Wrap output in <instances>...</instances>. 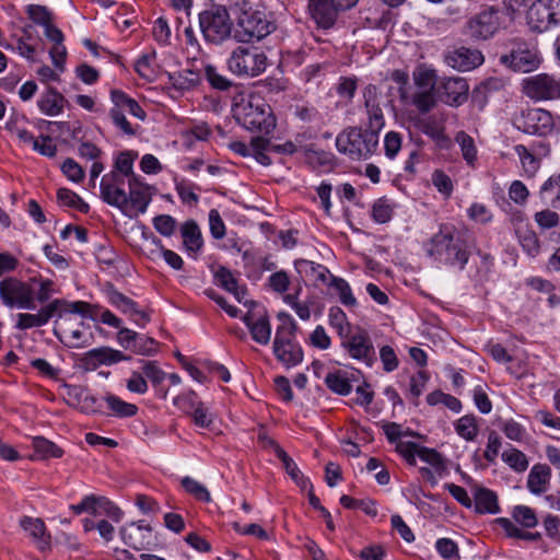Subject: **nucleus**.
I'll use <instances>...</instances> for the list:
<instances>
[{"mask_svg":"<svg viewBox=\"0 0 560 560\" xmlns=\"http://www.w3.org/2000/svg\"><path fill=\"white\" fill-rule=\"evenodd\" d=\"M368 113V129L351 127L341 131L336 138V147L340 153L352 160L365 159L373 153L378 143V132L385 125L383 110L378 103V91L373 84L364 90Z\"/></svg>","mask_w":560,"mask_h":560,"instance_id":"nucleus-1","label":"nucleus"},{"mask_svg":"<svg viewBox=\"0 0 560 560\" xmlns=\"http://www.w3.org/2000/svg\"><path fill=\"white\" fill-rule=\"evenodd\" d=\"M423 248L427 256L440 266L464 271L476 249V241L467 229L442 223Z\"/></svg>","mask_w":560,"mask_h":560,"instance_id":"nucleus-2","label":"nucleus"},{"mask_svg":"<svg viewBox=\"0 0 560 560\" xmlns=\"http://www.w3.org/2000/svg\"><path fill=\"white\" fill-rule=\"evenodd\" d=\"M233 117L245 129L269 136L276 128V117L270 105L255 92H242L234 96Z\"/></svg>","mask_w":560,"mask_h":560,"instance_id":"nucleus-3","label":"nucleus"},{"mask_svg":"<svg viewBox=\"0 0 560 560\" xmlns=\"http://www.w3.org/2000/svg\"><path fill=\"white\" fill-rule=\"evenodd\" d=\"M228 69L237 77L254 78L267 68V56L257 47L237 46L226 60Z\"/></svg>","mask_w":560,"mask_h":560,"instance_id":"nucleus-4","label":"nucleus"},{"mask_svg":"<svg viewBox=\"0 0 560 560\" xmlns=\"http://www.w3.org/2000/svg\"><path fill=\"white\" fill-rule=\"evenodd\" d=\"M512 122L517 130L538 137L550 135L556 127L555 116L539 107L522 108L514 114Z\"/></svg>","mask_w":560,"mask_h":560,"instance_id":"nucleus-5","label":"nucleus"},{"mask_svg":"<svg viewBox=\"0 0 560 560\" xmlns=\"http://www.w3.org/2000/svg\"><path fill=\"white\" fill-rule=\"evenodd\" d=\"M199 26L205 39L221 44L231 36L232 21L224 8H212L199 14Z\"/></svg>","mask_w":560,"mask_h":560,"instance_id":"nucleus-6","label":"nucleus"},{"mask_svg":"<svg viewBox=\"0 0 560 560\" xmlns=\"http://www.w3.org/2000/svg\"><path fill=\"white\" fill-rule=\"evenodd\" d=\"M501 65L517 72H532L541 62V56L535 45L522 40H514L509 52L500 56Z\"/></svg>","mask_w":560,"mask_h":560,"instance_id":"nucleus-7","label":"nucleus"},{"mask_svg":"<svg viewBox=\"0 0 560 560\" xmlns=\"http://www.w3.org/2000/svg\"><path fill=\"white\" fill-rule=\"evenodd\" d=\"M341 347L351 359L364 363L368 368H372L376 362V352L372 338L361 327L349 330L348 334L342 336Z\"/></svg>","mask_w":560,"mask_h":560,"instance_id":"nucleus-8","label":"nucleus"},{"mask_svg":"<svg viewBox=\"0 0 560 560\" xmlns=\"http://www.w3.org/2000/svg\"><path fill=\"white\" fill-rule=\"evenodd\" d=\"M0 299L9 308L34 311L37 305L33 299L31 283L14 277H8L0 281Z\"/></svg>","mask_w":560,"mask_h":560,"instance_id":"nucleus-9","label":"nucleus"},{"mask_svg":"<svg viewBox=\"0 0 560 560\" xmlns=\"http://www.w3.org/2000/svg\"><path fill=\"white\" fill-rule=\"evenodd\" d=\"M500 27V10L488 7L469 18L464 26V34L475 42L487 40L493 37Z\"/></svg>","mask_w":560,"mask_h":560,"instance_id":"nucleus-10","label":"nucleus"},{"mask_svg":"<svg viewBox=\"0 0 560 560\" xmlns=\"http://www.w3.org/2000/svg\"><path fill=\"white\" fill-rule=\"evenodd\" d=\"M236 36L240 42L260 40L273 30L267 14L259 10H245L237 21Z\"/></svg>","mask_w":560,"mask_h":560,"instance_id":"nucleus-11","label":"nucleus"},{"mask_svg":"<svg viewBox=\"0 0 560 560\" xmlns=\"http://www.w3.org/2000/svg\"><path fill=\"white\" fill-rule=\"evenodd\" d=\"M70 511L74 515H81L83 513L91 514L93 516H106L115 523H119L124 517V511L107 497L86 494L77 504L69 505Z\"/></svg>","mask_w":560,"mask_h":560,"instance_id":"nucleus-12","label":"nucleus"},{"mask_svg":"<svg viewBox=\"0 0 560 560\" xmlns=\"http://www.w3.org/2000/svg\"><path fill=\"white\" fill-rule=\"evenodd\" d=\"M524 94L536 102L560 98V80L539 73L523 80Z\"/></svg>","mask_w":560,"mask_h":560,"instance_id":"nucleus-13","label":"nucleus"},{"mask_svg":"<svg viewBox=\"0 0 560 560\" xmlns=\"http://www.w3.org/2000/svg\"><path fill=\"white\" fill-rule=\"evenodd\" d=\"M121 541L133 550H151L156 544L153 529L144 521L130 522L119 528Z\"/></svg>","mask_w":560,"mask_h":560,"instance_id":"nucleus-14","label":"nucleus"},{"mask_svg":"<svg viewBox=\"0 0 560 560\" xmlns=\"http://www.w3.org/2000/svg\"><path fill=\"white\" fill-rule=\"evenodd\" d=\"M126 177H101L100 194L101 198L107 205L119 209L122 213L127 212V196L129 179Z\"/></svg>","mask_w":560,"mask_h":560,"instance_id":"nucleus-15","label":"nucleus"},{"mask_svg":"<svg viewBox=\"0 0 560 560\" xmlns=\"http://www.w3.org/2000/svg\"><path fill=\"white\" fill-rule=\"evenodd\" d=\"M129 360L120 350L110 347H98L83 353L80 364L85 371H95L101 365H113Z\"/></svg>","mask_w":560,"mask_h":560,"instance_id":"nucleus-16","label":"nucleus"},{"mask_svg":"<svg viewBox=\"0 0 560 560\" xmlns=\"http://www.w3.org/2000/svg\"><path fill=\"white\" fill-rule=\"evenodd\" d=\"M444 59L447 66L463 72L474 70L485 61V57L479 49L464 46L448 50Z\"/></svg>","mask_w":560,"mask_h":560,"instance_id":"nucleus-17","label":"nucleus"},{"mask_svg":"<svg viewBox=\"0 0 560 560\" xmlns=\"http://www.w3.org/2000/svg\"><path fill=\"white\" fill-rule=\"evenodd\" d=\"M20 527L28 533L38 551L45 553L51 550V535L42 518L24 515L20 518Z\"/></svg>","mask_w":560,"mask_h":560,"instance_id":"nucleus-18","label":"nucleus"},{"mask_svg":"<svg viewBox=\"0 0 560 560\" xmlns=\"http://www.w3.org/2000/svg\"><path fill=\"white\" fill-rule=\"evenodd\" d=\"M272 353L285 369H293L304 360V351L298 339L272 342Z\"/></svg>","mask_w":560,"mask_h":560,"instance_id":"nucleus-19","label":"nucleus"},{"mask_svg":"<svg viewBox=\"0 0 560 560\" xmlns=\"http://www.w3.org/2000/svg\"><path fill=\"white\" fill-rule=\"evenodd\" d=\"M469 85L466 79L460 77H451L444 79L439 92L444 103L451 106H459L468 98Z\"/></svg>","mask_w":560,"mask_h":560,"instance_id":"nucleus-20","label":"nucleus"},{"mask_svg":"<svg viewBox=\"0 0 560 560\" xmlns=\"http://www.w3.org/2000/svg\"><path fill=\"white\" fill-rule=\"evenodd\" d=\"M127 210L144 213L152 200L151 187L139 180V177H128Z\"/></svg>","mask_w":560,"mask_h":560,"instance_id":"nucleus-21","label":"nucleus"},{"mask_svg":"<svg viewBox=\"0 0 560 560\" xmlns=\"http://www.w3.org/2000/svg\"><path fill=\"white\" fill-rule=\"evenodd\" d=\"M294 268L301 277L308 278L315 285L329 287V282L336 277L326 266L303 258L294 260Z\"/></svg>","mask_w":560,"mask_h":560,"instance_id":"nucleus-22","label":"nucleus"},{"mask_svg":"<svg viewBox=\"0 0 560 560\" xmlns=\"http://www.w3.org/2000/svg\"><path fill=\"white\" fill-rule=\"evenodd\" d=\"M308 11L317 26L322 28L331 27L340 12L332 0H308Z\"/></svg>","mask_w":560,"mask_h":560,"instance_id":"nucleus-23","label":"nucleus"},{"mask_svg":"<svg viewBox=\"0 0 560 560\" xmlns=\"http://www.w3.org/2000/svg\"><path fill=\"white\" fill-rule=\"evenodd\" d=\"M268 144L269 140L266 137L259 136L253 138L249 144L242 141H232L229 143V148L242 156L252 155L258 163L269 165L270 159L265 152Z\"/></svg>","mask_w":560,"mask_h":560,"instance_id":"nucleus-24","label":"nucleus"},{"mask_svg":"<svg viewBox=\"0 0 560 560\" xmlns=\"http://www.w3.org/2000/svg\"><path fill=\"white\" fill-rule=\"evenodd\" d=\"M528 26L538 33L548 31L555 26L547 0H536L528 8L526 13Z\"/></svg>","mask_w":560,"mask_h":560,"instance_id":"nucleus-25","label":"nucleus"},{"mask_svg":"<svg viewBox=\"0 0 560 560\" xmlns=\"http://www.w3.org/2000/svg\"><path fill=\"white\" fill-rule=\"evenodd\" d=\"M472 506L475 512L481 515L501 512L497 492L482 486L475 488Z\"/></svg>","mask_w":560,"mask_h":560,"instance_id":"nucleus-26","label":"nucleus"},{"mask_svg":"<svg viewBox=\"0 0 560 560\" xmlns=\"http://www.w3.org/2000/svg\"><path fill=\"white\" fill-rule=\"evenodd\" d=\"M40 305L38 313L44 325H47L52 318H63L72 311H80L79 306H81V304H72V301L66 299H54Z\"/></svg>","mask_w":560,"mask_h":560,"instance_id":"nucleus-27","label":"nucleus"},{"mask_svg":"<svg viewBox=\"0 0 560 560\" xmlns=\"http://www.w3.org/2000/svg\"><path fill=\"white\" fill-rule=\"evenodd\" d=\"M479 258V261L475 265V271L470 276V279L476 284H483L488 282L494 273L495 258L492 254L481 250L476 246L474 249Z\"/></svg>","mask_w":560,"mask_h":560,"instance_id":"nucleus-28","label":"nucleus"},{"mask_svg":"<svg viewBox=\"0 0 560 560\" xmlns=\"http://www.w3.org/2000/svg\"><path fill=\"white\" fill-rule=\"evenodd\" d=\"M551 478V469L546 464H535L527 476V489L535 495L545 493Z\"/></svg>","mask_w":560,"mask_h":560,"instance_id":"nucleus-29","label":"nucleus"},{"mask_svg":"<svg viewBox=\"0 0 560 560\" xmlns=\"http://www.w3.org/2000/svg\"><path fill=\"white\" fill-rule=\"evenodd\" d=\"M494 523L499 525L506 538L513 540H521L526 542H536L542 540V535L539 532H529L527 528H521L511 518L498 517Z\"/></svg>","mask_w":560,"mask_h":560,"instance_id":"nucleus-30","label":"nucleus"},{"mask_svg":"<svg viewBox=\"0 0 560 560\" xmlns=\"http://www.w3.org/2000/svg\"><path fill=\"white\" fill-rule=\"evenodd\" d=\"M32 447L34 453L30 456V459L33 462L61 458L65 454L61 447L42 435L33 438Z\"/></svg>","mask_w":560,"mask_h":560,"instance_id":"nucleus-31","label":"nucleus"},{"mask_svg":"<svg viewBox=\"0 0 560 560\" xmlns=\"http://www.w3.org/2000/svg\"><path fill=\"white\" fill-rule=\"evenodd\" d=\"M66 98L54 88H48L37 100L39 110L47 116H58L63 112Z\"/></svg>","mask_w":560,"mask_h":560,"instance_id":"nucleus-32","label":"nucleus"},{"mask_svg":"<svg viewBox=\"0 0 560 560\" xmlns=\"http://www.w3.org/2000/svg\"><path fill=\"white\" fill-rule=\"evenodd\" d=\"M183 244L188 253H198L203 246L199 225L195 220H187L180 226Z\"/></svg>","mask_w":560,"mask_h":560,"instance_id":"nucleus-33","label":"nucleus"},{"mask_svg":"<svg viewBox=\"0 0 560 560\" xmlns=\"http://www.w3.org/2000/svg\"><path fill=\"white\" fill-rule=\"evenodd\" d=\"M33 288L34 303L45 304L51 301V296L56 293L55 282L51 279L44 278L43 276H34L28 279Z\"/></svg>","mask_w":560,"mask_h":560,"instance_id":"nucleus-34","label":"nucleus"},{"mask_svg":"<svg viewBox=\"0 0 560 560\" xmlns=\"http://www.w3.org/2000/svg\"><path fill=\"white\" fill-rule=\"evenodd\" d=\"M107 301L113 307L128 316V318L140 308L138 302L119 292L114 284H109Z\"/></svg>","mask_w":560,"mask_h":560,"instance_id":"nucleus-35","label":"nucleus"},{"mask_svg":"<svg viewBox=\"0 0 560 560\" xmlns=\"http://www.w3.org/2000/svg\"><path fill=\"white\" fill-rule=\"evenodd\" d=\"M107 301L113 307L128 316V318L140 308L138 302L119 292L114 284H109Z\"/></svg>","mask_w":560,"mask_h":560,"instance_id":"nucleus-36","label":"nucleus"},{"mask_svg":"<svg viewBox=\"0 0 560 560\" xmlns=\"http://www.w3.org/2000/svg\"><path fill=\"white\" fill-rule=\"evenodd\" d=\"M107 301L113 307L128 316V318L140 308L138 302L119 292L114 284H109Z\"/></svg>","mask_w":560,"mask_h":560,"instance_id":"nucleus-37","label":"nucleus"},{"mask_svg":"<svg viewBox=\"0 0 560 560\" xmlns=\"http://www.w3.org/2000/svg\"><path fill=\"white\" fill-rule=\"evenodd\" d=\"M237 252L242 255L246 278L254 282L259 281L261 279L260 256L254 248L237 247Z\"/></svg>","mask_w":560,"mask_h":560,"instance_id":"nucleus-38","label":"nucleus"},{"mask_svg":"<svg viewBox=\"0 0 560 560\" xmlns=\"http://www.w3.org/2000/svg\"><path fill=\"white\" fill-rule=\"evenodd\" d=\"M324 383L330 392L340 396H348L352 392L348 373L342 370L329 372L325 376Z\"/></svg>","mask_w":560,"mask_h":560,"instance_id":"nucleus-39","label":"nucleus"},{"mask_svg":"<svg viewBox=\"0 0 560 560\" xmlns=\"http://www.w3.org/2000/svg\"><path fill=\"white\" fill-rule=\"evenodd\" d=\"M175 189L184 205L196 206L199 202L200 187L186 177H173Z\"/></svg>","mask_w":560,"mask_h":560,"instance_id":"nucleus-40","label":"nucleus"},{"mask_svg":"<svg viewBox=\"0 0 560 560\" xmlns=\"http://www.w3.org/2000/svg\"><path fill=\"white\" fill-rule=\"evenodd\" d=\"M455 142L458 144L460 154L466 164L476 168L478 164V149L472 137L465 131H459L455 136Z\"/></svg>","mask_w":560,"mask_h":560,"instance_id":"nucleus-41","label":"nucleus"},{"mask_svg":"<svg viewBox=\"0 0 560 560\" xmlns=\"http://www.w3.org/2000/svg\"><path fill=\"white\" fill-rule=\"evenodd\" d=\"M252 339L261 346H267L271 339L272 326L268 314L265 312L256 318L255 324L249 326Z\"/></svg>","mask_w":560,"mask_h":560,"instance_id":"nucleus-42","label":"nucleus"},{"mask_svg":"<svg viewBox=\"0 0 560 560\" xmlns=\"http://www.w3.org/2000/svg\"><path fill=\"white\" fill-rule=\"evenodd\" d=\"M454 429L463 440L472 442L479 432L478 419L472 413L465 415L454 422Z\"/></svg>","mask_w":560,"mask_h":560,"instance_id":"nucleus-43","label":"nucleus"},{"mask_svg":"<svg viewBox=\"0 0 560 560\" xmlns=\"http://www.w3.org/2000/svg\"><path fill=\"white\" fill-rule=\"evenodd\" d=\"M110 415L117 418H130L138 413L139 408L137 405L122 400L119 396L108 394L104 397Z\"/></svg>","mask_w":560,"mask_h":560,"instance_id":"nucleus-44","label":"nucleus"},{"mask_svg":"<svg viewBox=\"0 0 560 560\" xmlns=\"http://www.w3.org/2000/svg\"><path fill=\"white\" fill-rule=\"evenodd\" d=\"M395 208V203L387 197L383 196L373 202L371 208V218L377 224H386L392 220Z\"/></svg>","mask_w":560,"mask_h":560,"instance_id":"nucleus-45","label":"nucleus"},{"mask_svg":"<svg viewBox=\"0 0 560 560\" xmlns=\"http://www.w3.org/2000/svg\"><path fill=\"white\" fill-rule=\"evenodd\" d=\"M512 522L521 528H535L539 521L534 509L517 504L511 511Z\"/></svg>","mask_w":560,"mask_h":560,"instance_id":"nucleus-46","label":"nucleus"},{"mask_svg":"<svg viewBox=\"0 0 560 560\" xmlns=\"http://www.w3.org/2000/svg\"><path fill=\"white\" fill-rule=\"evenodd\" d=\"M420 128L424 135L429 136L441 147L446 145L450 141L445 135L443 121L434 117L421 120Z\"/></svg>","mask_w":560,"mask_h":560,"instance_id":"nucleus-47","label":"nucleus"},{"mask_svg":"<svg viewBox=\"0 0 560 560\" xmlns=\"http://www.w3.org/2000/svg\"><path fill=\"white\" fill-rule=\"evenodd\" d=\"M277 317L280 322V325L276 329L273 341L296 339V330L299 326L292 315L287 312H280Z\"/></svg>","mask_w":560,"mask_h":560,"instance_id":"nucleus-48","label":"nucleus"},{"mask_svg":"<svg viewBox=\"0 0 560 560\" xmlns=\"http://www.w3.org/2000/svg\"><path fill=\"white\" fill-rule=\"evenodd\" d=\"M136 72L147 81H153L158 75L155 51L142 55L135 63Z\"/></svg>","mask_w":560,"mask_h":560,"instance_id":"nucleus-49","label":"nucleus"},{"mask_svg":"<svg viewBox=\"0 0 560 560\" xmlns=\"http://www.w3.org/2000/svg\"><path fill=\"white\" fill-rule=\"evenodd\" d=\"M57 200L60 206L74 209L81 213L86 214L90 211V206L78 194L68 188L58 189Z\"/></svg>","mask_w":560,"mask_h":560,"instance_id":"nucleus-50","label":"nucleus"},{"mask_svg":"<svg viewBox=\"0 0 560 560\" xmlns=\"http://www.w3.org/2000/svg\"><path fill=\"white\" fill-rule=\"evenodd\" d=\"M279 460L282 463L285 472L301 490H306L307 487H311V479L304 476L296 463L289 456L288 453H283V456Z\"/></svg>","mask_w":560,"mask_h":560,"instance_id":"nucleus-51","label":"nucleus"},{"mask_svg":"<svg viewBox=\"0 0 560 560\" xmlns=\"http://www.w3.org/2000/svg\"><path fill=\"white\" fill-rule=\"evenodd\" d=\"M174 406L178 407L185 415L190 417L199 407L205 402L200 399L199 395L190 389L176 396L173 399Z\"/></svg>","mask_w":560,"mask_h":560,"instance_id":"nucleus-52","label":"nucleus"},{"mask_svg":"<svg viewBox=\"0 0 560 560\" xmlns=\"http://www.w3.org/2000/svg\"><path fill=\"white\" fill-rule=\"evenodd\" d=\"M301 153L306 163L311 166H329L332 163L334 156L330 153L324 151H317L313 149L312 144L300 145Z\"/></svg>","mask_w":560,"mask_h":560,"instance_id":"nucleus-53","label":"nucleus"},{"mask_svg":"<svg viewBox=\"0 0 560 560\" xmlns=\"http://www.w3.org/2000/svg\"><path fill=\"white\" fill-rule=\"evenodd\" d=\"M214 282L226 292L237 295L238 280L234 277L232 271L225 266H219L213 271Z\"/></svg>","mask_w":560,"mask_h":560,"instance_id":"nucleus-54","label":"nucleus"},{"mask_svg":"<svg viewBox=\"0 0 560 560\" xmlns=\"http://www.w3.org/2000/svg\"><path fill=\"white\" fill-rule=\"evenodd\" d=\"M412 79L417 90H434L436 73L434 69L427 66H419L415 69Z\"/></svg>","mask_w":560,"mask_h":560,"instance_id":"nucleus-55","label":"nucleus"},{"mask_svg":"<svg viewBox=\"0 0 560 560\" xmlns=\"http://www.w3.org/2000/svg\"><path fill=\"white\" fill-rule=\"evenodd\" d=\"M328 288L336 291L342 305L348 307L357 305V299L354 298L351 287L346 279L336 276L332 281L329 282Z\"/></svg>","mask_w":560,"mask_h":560,"instance_id":"nucleus-56","label":"nucleus"},{"mask_svg":"<svg viewBox=\"0 0 560 560\" xmlns=\"http://www.w3.org/2000/svg\"><path fill=\"white\" fill-rule=\"evenodd\" d=\"M180 485L183 489L192 495L196 500L200 502L208 503L211 501V495L209 490L199 481L194 479L192 477L186 476L182 479Z\"/></svg>","mask_w":560,"mask_h":560,"instance_id":"nucleus-57","label":"nucleus"},{"mask_svg":"<svg viewBox=\"0 0 560 560\" xmlns=\"http://www.w3.org/2000/svg\"><path fill=\"white\" fill-rule=\"evenodd\" d=\"M417 457H419L422 462L429 464L439 474L445 470L444 458L442 454L438 452L435 448L420 445Z\"/></svg>","mask_w":560,"mask_h":560,"instance_id":"nucleus-58","label":"nucleus"},{"mask_svg":"<svg viewBox=\"0 0 560 560\" xmlns=\"http://www.w3.org/2000/svg\"><path fill=\"white\" fill-rule=\"evenodd\" d=\"M412 104L420 113H429L436 105L434 90H417L412 95Z\"/></svg>","mask_w":560,"mask_h":560,"instance_id":"nucleus-59","label":"nucleus"},{"mask_svg":"<svg viewBox=\"0 0 560 560\" xmlns=\"http://www.w3.org/2000/svg\"><path fill=\"white\" fill-rule=\"evenodd\" d=\"M502 460L516 472H524L528 468L526 455L514 447L502 454Z\"/></svg>","mask_w":560,"mask_h":560,"instance_id":"nucleus-60","label":"nucleus"},{"mask_svg":"<svg viewBox=\"0 0 560 560\" xmlns=\"http://www.w3.org/2000/svg\"><path fill=\"white\" fill-rule=\"evenodd\" d=\"M420 444L412 441H400L395 445V452L404 458L409 466L417 465Z\"/></svg>","mask_w":560,"mask_h":560,"instance_id":"nucleus-61","label":"nucleus"},{"mask_svg":"<svg viewBox=\"0 0 560 560\" xmlns=\"http://www.w3.org/2000/svg\"><path fill=\"white\" fill-rule=\"evenodd\" d=\"M25 11L32 22L43 27L52 22V13L47 7L28 4Z\"/></svg>","mask_w":560,"mask_h":560,"instance_id":"nucleus-62","label":"nucleus"},{"mask_svg":"<svg viewBox=\"0 0 560 560\" xmlns=\"http://www.w3.org/2000/svg\"><path fill=\"white\" fill-rule=\"evenodd\" d=\"M435 550L444 560H460L458 546L451 538H439Z\"/></svg>","mask_w":560,"mask_h":560,"instance_id":"nucleus-63","label":"nucleus"},{"mask_svg":"<svg viewBox=\"0 0 560 560\" xmlns=\"http://www.w3.org/2000/svg\"><path fill=\"white\" fill-rule=\"evenodd\" d=\"M173 85L178 90H190L197 85L199 75L191 70H184L171 75Z\"/></svg>","mask_w":560,"mask_h":560,"instance_id":"nucleus-64","label":"nucleus"}]
</instances>
